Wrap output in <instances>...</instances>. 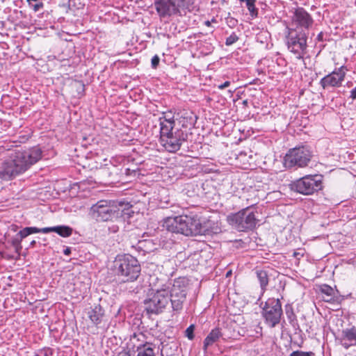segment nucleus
Instances as JSON below:
<instances>
[{
    "label": "nucleus",
    "mask_w": 356,
    "mask_h": 356,
    "mask_svg": "<svg viewBox=\"0 0 356 356\" xmlns=\"http://www.w3.org/2000/svg\"><path fill=\"white\" fill-rule=\"evenodd\" d=\"M159 121L161 144L169 152H177L182 143L187 140V132L176 124L171 113L160 117Z\"/></svg>",
    "instance_id": "nucleus-2"
},
{
    "label": "nucleus",
    "mask_w": 356,
    "mask_h": 356,
    "mask_svg": "<svg viewBox=\"0 0 356 356\" xmlns=\"http://www.w3.org/2000/svg\"><path fill=\"white\" fill-rule=\"evenodd\" d=\"M137 356H155L154 349L150 343H145L137 348Z\"/></svg>",
    "instance_id": "nucleus-20"
},
{
    "label": "nucleus",
    "mask_w": 356,
    "mask_h": 356,
    "mask_svg": "<svg viewBox=\"0 0 356 356\" xmlns=\"http://www.w3.org/2000/svg\"><path fill=\"white\" fill-rule=\"evenodd\" d=\"M38 0H26L29 5H31L32 1H37Z\"/></svg>",
    "instance_id": "nucleus-46"
},
{
    "label": "nucleus",
    "mask_w": 356,
    "mask_h": 356,
    "mask_svg": "<svg viewBox=\"0 0 356 356\" xmlns=\"http://www.w3.org/2000/svg\"><path fill=\"white\" fill-rule=\"evenodd\" d=\"M308 34L309 32L293 28L288 30L286 37L287 47L298 59H302L305 54Z\"/></svg>",
    "instance_id": "nucleus-8"
},
{
    "label": "nucleus",
    "mask_w": 356,
    "mask_h": 356,
    "mask_svg": "<svg viewBox=\"0 0 356 356\" xmlns=\"http://www.w3.org/2000/svg\"><path fill=\"white\" fill-rule=\"evenodd\" d=\"M27 228H28L27 230H29V234H35V233L47 234V232L44 231L45 229H47V227L40 229V228H38L35 227H27Z\"/></svg>",
    "instance_id": "nucleus-28"
},
{
    "label": "nucleus",
    "mask_w": 356,
    "mask_h": 356,
    "mask_svg": "<svg viewBox=\"0 0 356 356\" xmlns=\"http://www.w3.org/2000/svg\"><path fill=\"white\" fill-rule=\"evenodd\" d=\"M320 290L322 293L327 296L328 299L326 301H330L334 296V290L327 284L321 285Z\"/></svg>",
    "instance_id": "nucleus-23"
},
{
    "label": "nucleus",
    "mask_w": 356,
    "mask_h": 356,
    "mask_svg": "<svg viewBox=\"0 0 356 356\" xmlns=\"http://www.w3.org/2000/svg\"><path fill=\"white\" fill-rule=\"evenodd\" d=\"M210 22H211V23H217V20L215 17H213Z\"/></svg>",
    "instance_id": "nucleus-43"
},
{
    "label": "nucleus",
    "mask_w": 356,
    "mask_h": 356,
    "mask_svg": "<svg viewBox=\"0 0 356 356\" xmlns=\"http://www.w3.org/2000/svg\"><path fill=\"white\" fill-rule=\"evenodd\" d=\"M63 253L65 255H70L71 254V249L70 248H67L63 250Z\"/></svg>",
    "instance_id": "nucleus-37"
},
{
    "label": "nucleus",
    "mask_w": 356,
    "mask_h": 356,
    "mask_svg": "<svg viewBox=\"0 0 356 356\" xmlns=\"http://www.w3.org/2000/svg\"><path fill=\"white\" fill-rule=\"evenodd\" d=\"M238 37L235 33H232L229 37L227 38L225 44L227 46H231L236 41H238Z\"/></svg>",
    "instance_id": "nucleus-26"
},
{
    "label": "nucleus",
    "mask_w": 356,
    "mask_h": 356,
    "mask_svg": "<svg viewBox=\"0 0 356 356\" xmlns=\"http://www.w3.org/2000/svg\"><path fill=\"white\" fill-rule=\"evenodd\" d=\"M22 241V239H21L17 235L11 240V244L15 248V252L18 254H19V252L22 249V246L21 245Z\"/></svg>",
    "instance_id": "nucleus-24"
},
{
    "label": "nucleus",
    "mask_w": 356,
    "mask_h": 356,
    "mask_svg": "<svg viewBox=\"0 0 356 356\" xmlns=\"http://www.w3.org/2000/svg\"><path fill=\"white\" fill-rule=\"evenodd\" d=\"M154 3L158 15L161 18L182 15L180 10L181 5L177 4L173 0H154Z\"/></svg>",
    "instance_id": "nucleus-13"
},
{
    "label": "nucleus",
    "mask_w": 356,
    "mask_h": 356,
    "mask_svg": "<svg viewBox=\"0 0 356 356\" xmlns=\"http://www.w3.org/2000/svg\"><path fill=\"white\" fill-rule=\"evenodd\" d=\"M248 101L247 99L243 100V104L244 106H248Z\"/></svg>",
    "instance_id": "nucleus-44"
},
{
    "label": "nucleus",
    "mask_w": 356,
    "mask_h": 356,
    "mask_svg": "<svg viewBox=\"0 0 356 356\" xmlns=\"http://www.w3.org/2000/svg\"><path fill=\"white\" fill-rule=\"evenodd\" d=\"M290 186L292 191L308 195L322 188V178L318 175H306L292 182Z\"/></svg>",
    "instance_id": "nucleus-11"
},
{
    "label": "nucleus",
    "mask_w": 356,
    "mask_h": 356,
    "mask_svg": "<svg viewBox=\"0 0 356 356\" xmlns=\"http://www.w3.org/2000/svg\"><path fill=\"white\" fill-rule=\"evenodd\" d=\"M35 243H36L35 241L33 240L31 242L30 245L33 247L35 245Z\"/></svg>",
    "instance_id": "nucleus-41"
},
{
    "label": "nucleus",
    "mask_w": 356,
    "mask_h": 356,
    "mask_svg": "<svg viewBox=\"0 0 356 356\" xmlns=\"http://www.w3.org/2000/svg\"><path fill=\"white\" fill-rule=\"evenodd\" d=\"M163 287H168L169 290V301L171 302L173 311H181L186 298V280L179 277L175 280L172 284H164Z\"/></svg>",
    "instance_id": "nucleus-9"
},
{
    "label": "nucleus",
    "mask_w": 356,
    "mask_h": 356,
    "mask_svg": "<svg viewBox=\"0 0 356 356\" xmlns=\"http://www.w3.org/2000/svg\"><path fill=\"white\" fill-rule=\"evenodd\" d=\"M53 353L50 348L44 349L37 355V356H52Z\"/></svg>",
    "instance_id": "nucleus-32"
},
{
    "label": "nucleus",
    "mask_w": 356,
    "mask_h": 356,
    "mask_svg": "<svg viewBox=\"0 0 356 356\" xmlns=\"http://www.w3.org/2000/svg\"><path fill=\"white\" fill-rule=\"evenodd\" d=\"M258 329L259 330V331L257 330L256 331V334H261V327H258Z\"/></svg>",
    "instance_id": "nucleus-40"
},
{
    "label": "nucleus",
    "mask_w": 356,
    "mask_h": 356,
    "mask_svg": "<svg viewBox=\"0 0 356 356\" xmlns=\"http://www.w3.org/2000/svg\"><path fill=\"white\" fill-rule=\"evenodd\" d=\"M240 1L245 2L246 7L252 17H254L257 16L258 10L255 7L256 0H240Z\"/></svg>",
    "instance_id": "nucleus-22"
},
{
    "label": "nucleus",
    "mask_w": 356,
    "mask_h": 356,
    "mask_svg": "<svg viewBox=\"0 0 356 356\" xmlns=\"http://www.w3.org/2000/svg\"><path fill=\"white\" fill-rule=\"evenodd\" d=\"M251 207H247L239 211L227 216V221L232 227L238 232L253 230L259 220L254 211H250Z\"/></svg>",
    "instance_id": "nucleus-5"
},
{
    "label": "nucleus",
    "mask_w": 356,
    "mask_h": 356,
    "mask_svg": "<svg viewBox=\"0 0 356 356\" xmlns=\"http://www.w3.org/2000/svg\"><path fill=\"white\" fill-rule=\"evenodd\" d=\"M108 229L111 230V232L115 233L118 231L119 227L118 225H113L112 227H108Z\"/></svg>",
    "instance_id": "nucleus-36"
},
{
    "label": "nucleus",
    "mask_w": 356,
    "mask_h": 356,
    "mask_svg": "<svg viewBox=\"0 0 356 356\" xmlns=\"http://www.w3.org/2000/svg\"><path fill=\"white\" fill-rule=\"evenodd\" d=\"M282 313V304L278 298H268L262 308V316L270 327L280 323Z\"/></svg>",
    "instance_id": "nucleus-12"
},
{
    "label": "nucleus",
    "mask_w": 356,
    "mask_h": 356,
    "mask_svg": "<svg viewBox=\"0 0 356 356\" xmlns=\"http://www.w3.org/2000/svg\"><path fill=\"white\" fill-rule=\"evenodd\" d=\"M33 7V9L35 12L38 11L40 9L42 8L44 6V4L42 2H40L38 3H35L34 5H31Z\"/></svg>",
    "instance_id": "nucleus-33"
},
{
    "label": "nucleus",
    "mask_w": 356,
    "mask_h": 356,
    "mask_svg": "<svg viewBox=\"0 0 356 356\" xmlns=\"http://www.w3.org/2000/svg\"><path fill=\"white\" fill-rule=\"evenodd\" d=\"M41 158L42 150L37 147L27 151L16 152L2 163L0 177L4 180H10L26 171Z\"/></svg>",
    "instance_id": "nucleus-1"
},
{
    "label": "nucleus",
    "mask_w": 356,
    "mask_h": 356,
    "mask_svg": "<svg viewBox=\"0 0 356 356\" xmlns=\"http://www.w3.org/2000/svg\"><path fill=\"white\" fill-rule=\"evenodd\" d=\"M230 84H231L230 81H225V83H223L222 84L219 85V86H218V88H219L220 90H223V89H225V88H226L229 87V86H230Z\"/></svg>",
    "instance_id": "nucleus-34"
},
{
    "label": "nucleus",
    "mask_w": 356,
    "mask_h": 356,
    "mask_svg": "<svg viewBox=\"0 0 356 356\" xmlns=\"http://www.w3.org/2000/svg\"><path fill=\"white\" fill-rule=\"evenodd\" d=\"M88 316L93 324L98 326L104 317V310L100 305H95L88 312Z\"/></svg>",
    "instance_id": "nucleus-17"
},
{
    "label": "nucleus",
    "mask_w": 356,
    "mask_h": 356,
    "mask_svg": "<svg viewBox=\"0 0 356 356\" xmlns=\"http://www.w3.org/2000/svg\"><path fill=\"white\" fill-rule=\"evenodd\" d=\"M257 276L259 281L261 290L264 291L266 286L268 284V277L266 271L265 270H257Z\"/></svg>",
    "instance_id": "nucleus-21"
},
{
    "label": "nucleus",
    "mask_w": 356,
    "mask_h": 356,
    "mask_svg": "<svg viewBox=\"0 0 356 356\" xmlns=\"http://www.w3.org/2000/svg\"><path fill=\"white\" fill-rule=\"evenodd\" d=\"M124 170H125L126 175H129L130 170L129 168H126Z\"/></svg>",
    "instance_id": "nucleus-45"
},
{
    "label": "nucleus",
    "mask_w": 356,
    "mask_h": 356,
    "mask_svg": "<svg viewBox=\"0 0 356 356\" xmlns=\"http://www.w3.org/2000/svg\"><path fill=\"white\" fill-rule=\"evenodd\" d=\"M312 157V153L306 146L290 149L284 156V165L286 168H298L307 166Z\"/></svg>",
    "instance_id": "nucleus-7"
},
{
    "label": "nucleus",
    "mask_w": 356,
    "mask_h": 356,
    "mask_svg": "<svg viewBox=\"0 0 356 356\" xmlns=\"http://www.w3.org/2000/svg\"><path fill=\"white\" fill-rule=\"evenodd\" d=\"M115 268L116 275L122 282H134L141 271L138 261L131 254L119 256L115 261Z\"/></svg>",
    "instance_id": "nucleus-4"
},
{
    "label": "nucleus",
    "mask_w": 356,
    "mask_h": 356,
    "mask_svg": "<svg viewBox=\"0 0 356 356\" xmlns=\"http://www.w3.org/2000/svg\"><path fill=\"white\" fill-rule=\"evenodd\" d=\"M44 231L47 232V233L56 232L62 237H69L72 235L73 229L69 226L59 225L47 227Z\"/></svg>",
    "instance_id": "nucleus-19"
},
{
    "label": "nucleus",
    "mask_w": 356,
    "mask_h": 356,
    "mask_svg": "<svg viewBox=\"0 0 356 356\" xmlns=\"http://www.w3.org/2000/svg\"><path fill=\"white\" fill-rule=\"evenodd\" d=\"M204 24L207 26H211V22H210L209 20H207L204 22Z\"/></svg>",
    "instance_id": "nucleus-38"
},
{
    "label": "nucleus",
    "mask_w": 356,
    "mask_h": 356,
    "mask_svg": "<svg viewBox=\"0 0 356 356\" xmlns=\"http://www.w3.org/2000/svg\"><path fill=\"white\" fill-rule=\"evenodd\" d=\"M168 304L169 290L168 287H163V285L144 301L145 310L151 314L162 313Z\"/></svg>",
    "instance_id": "nucleus-10"
},
{
    "label": "nucleus",
    "mask_w": 356,
    "mask_h": 356,
    "mask_svg": "<svg viewBox=\"0 0 356 356\" xmlns=\"http://www.w3.org/2000/svg\"><path fill=\"white\" fill-rule=\"evenodd\" d=\"M346 68L341 66L336 69L332 72L322 78L320 81V84L323 89L328 88L329 87H339L342 81L344 80L346 76Z\"/></svg>",
    "instance_id": "nucleus-15"
},
{
    "label": "nucleus",
    "mask_w": 356,
    "mask_h": 356,
    "mask_svg": "<svg viewBox=\"0 0 356 356\" xmlns=\"http://www.w3.org/2000/svg\"><path fill=\"white\" fill-rule=\"evenodd\" d=\"M145 243V241H138V248H142V245Z\"/></svg>",
    "instance_id": "nucleus-39"
},
{
    "label": "nucleus",
    "mask_w": 356,
    "mask_h": 356,
    "mask_svg": "<svg viewBox=\"0 0 356 356\" xmlns=\"http://www.w3.org/2000/svg\"><path fill=\"white\" fill-rule=\"evenodd\" d=\"M292 23L296 25V28H293V29L308 32L314 24V19L307 11L303 8L299 7L293 13Z\"/></svg>",
    "instance_id": "nucleus-14"
},
{
    "label": "nucleus",
    "mask_w": 356,
    "mask_h": 356,
    "mask_svg": "<svg viewBox=\"0 0 356 356\" xmlns=\"http://www.w3.org/2000/svg\"><path fill=\"white\" fill-rule=\"evenodd\" d=\"M122 205L117 206L115 204H108L107 201L101 200L92 207L94 212L97 214V220L101 221H117L123 222V209Z\"/></svg>",
    "instance_id": "nucleus-6"
},
{
    "label": "nucleus",
    "mask_w": 356,
    "mask_h": 356,
    "mask_svg": "<svg viewBox=\"0 0 356 356\" xmlns=\"http://www.w3.org/2000/svg\"><path fill=\"white\" fill-rule=\"evenodd\" d=\"M194 325H191L186 330V336L191 340H192L194 338Z\"/></svg>",
    "instance_id": "nucleus-29"
},
{
    "label": "nucleus",
    "mask_w": 356,
    "mask_h": 356,
    "mask_svg": "<svg viewBox=\"0 0 356 356\" xmlns=\"http://www.w3.org/2000/svg\"><path fill=\"white\" fill-rule=\"evenodd\" d=\"M286 314L287 316V318L290 322V323L293 324L294 321H296V316L294 314L293 309L291 307H286Z\"/></svg>",
    "instance_id": "nucleus-25"
},
{
    "label": "nucleus",
    "mask_w": 356,
    "mask_h": 356,
    "mask_svg": "<svg viewBox=\"0 0 356 356\" xmlns=\"http://www.w3.org/2000/svg\"><path fill=\"white\" fill-rule=\"evenodd\" d=\"M163 227L168 231L186 236L204 234L206 228L197 216H178L163 220Z\"/></svg>",
    "instance_id": "nucleus-3"
},
{
    "label": "nucleus",
    "mask_w": 356,
    "mask_h": 356,
    "mask_svg": "<svg viewBox=\"0 0 356 356\" xmlns=\"http://www.w3.org/2000/svg\"><path fill=\"white\" fill-rule=\"evenodd\" d=\"M321 35H322V33H320V34L318 35V39H320V38H321Z\"/></svg>",
    "instance_id": "nucleus-48"
},
{
    "label": "nucleus",
    "mask_w": 356,
    "mask_h": 356,
    "mask_svg": "<svg viewBox=\"0 0 356 356\" xmlns=\"http://www.w3.org/2000/svg\"><path fill=\"white\" fill-rule=\"evenodd\" d=\"M222 336V334L219 328L213 329L204 341V350H206L209 346L218 341Z\"/></svg>",
    "instance_id": "nucleus-18"
},
{
    "label": "nucleus",
    "mask_w": 356,
    "mask_h": 356,
    "mask_svg": "<svg viewBox=\"0 0 356 356\" xmlns=\"http://www.w3.org/2000/svg\"><path fill=\"white\" fill-rule=\"evenodd\" d=\"M160 58L157 55H155L152 57L151 60L152 67L154 69H156L159 64Z\"/></svg>",
    "instance_id": "nucleus-31"
},
{
    "label": "nucleus",
    "mask_w": 356,
    "mask_h": 356,
    "mask_svg": "<svg viewBox=\"0 0 356 356\" xmlns=\"http://www.w3.org/2000/svg\"><path fill=\"white\" fill-rule=\"evenodd\" d=\"M162 344V348H161V353L163 351V348H164V346H163V343H161Z\"/></svg>",
    "instance_id": "nucleus-47"
},
{
    "label": "nucleus",
    "mask_w": 356,
    "mask_h": 356,
    "mask_svg": "<svg viewBox=\"0 0 356 356\" xmlns=\"http://www.w3.org/2000/svg\"><path fill=\"white\" fill-rule=\"evenodd\" d=\"M119 356H130L128 353H123L122 354L120 355Z\"/></svg>",
    "instance_id": "nucleus-42"
},
{
    "label": "nucleus",
    "mask_w": 356,
    "mask_h": 356,
    "mask_svg": "<svg viewBox=\"0 0 356 356\" xmlns=\"http://www.w3.org/2000/svg\"><path fill=\"white\" fill-rule=\"evenodd\" d=\"M289 356H315V353L309 351V352H304L302 350H295L293 351Z\"/></svg>",
    "instance_id": "nucleus-27"
},
{
    "label": "nucleus",
    "mask_w": 356,
    "mask_h": 356,
    "mask_svg": "<svg viewBox=\"0 0 356 356\" xmlns=\"http://www.w3.org/2000/svg\"><path fill=\"white\" fill-rule=\"evenodd\" d=\"M341 345L346 349L351 346H356V327L353 326L342 330L341 337Z\"/></svg>",
    "instance_id": "nucleus-16"
},
{
    "label": "nucleus",
    "mask_w": 356,
    "mask_h": 356,
    "mask_svg": "<svg viewBox=\"0 0 356 356\" xmlns=\"http://www.w3.org/2000/svg\"><path fill=\"white\" fill-rule=\"evenodd\" d=\"M350 97L353 99H356V87L355 88H353L351 91H350Z\"/></svg>",
    "instance_id": "nucleus-35"
},
{
    "label": "nucleus",
    "mask_w": 356,
    "mask_h": 356,
    "mask_svg": "<svg viewBox=\"0 0 356 356\" xmlns=\"http://www.w3.org/2000/svg\"><path fill=\"white\" fill-rule=\"evenodd\" d=\"M27 229H28L27 227L22 229L17 233V235L19 236L20 237V238L23 240L24 238H26V236L30 235L29 233V230H27Z\"/></svg>",
    "instance_id": "nucleus-30"
}]
</instances>
